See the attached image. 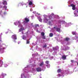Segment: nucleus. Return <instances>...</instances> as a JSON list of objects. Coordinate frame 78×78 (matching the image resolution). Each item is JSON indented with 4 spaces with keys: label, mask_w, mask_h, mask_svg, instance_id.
Segmentation results:
<instances>
[{
    "label": "nucleus",
    "mask_w": 78,
    "mask_h": 78,
    "mask_svg": "<svg viewBox=\"0 0 78 78\" xmlns=\"http://www.w3.org/2000/svg\"><path fill=\"white\" fill-rule=\"evenodd\" d=\"M77 65L78 66V62L77 63Z\"/></svg>",
    "instance_id": "obj_52"
},
{
    "label": "nucleus",
    "mask_w": 78,
    "mask_h": 78,
    "mask_svg": "<svg viewBox=\"0 0 78 78\" xmlns=\"http://www.w3.org/2000/svg\"><path fill=\"white\" fill-rule=\"evenodd\" d=\"M58 76H62V77H63V76H64L63 75H61L59 74H58V75H57Z\"/></svg>",
    "instance_id": "obj_25"
},
{
    "label": "nucleus",
    "mask_w": 78,
    "mask_h": 78,
    "mask_svg": "<svg viewBox=\"0 0 78 78\" xmlns=\"http://www.w3.org/2000/svg\"><path fill=\"white\" fill-rule=\"evenodd\" d=\"M0 67H2V65L3 64V61H0Z\"/></svg>",
    "instance_id": "obj_17"
},
{
    "label": "nucleus",
    "mask_w": 78,
    "mask_h": 78,
    "mask_svg": "<svg viewBox=\"0 0 78 78\" xmlns=\"http://www.w3.org/2000/svg\"><path fill=\"white\" fill-rule=\"evenodd\" d=\"M0 8H2V6H1Z\"/></svg>",
    "instance_id": "obj_46"
},
{
    "label": "nucleus",
    "mask_w": 78,
    "mask_h": 78,
    "mask_svg": "<svg viewBox=\"0 0 78 78\" xmlns=\"http://www.w3.org/2000/svg\"><path fill=\"white\" fill-rule=\"evenodd\" d=\"M53 36V33H51L50 34L49 36H50V37H52V36Z\"/></svg>",
    "instance_id": "obj_19"
},
{
    "label": "nucleus",
    "mask_w": 78,
    "mask_h": 78,
    "mask_svg": "<svg viewBox=\"0 0 78 78\" xmlns=\"http://www.w3.org/2000/svg\"><path fill=\"white\" fill-rule=\"evenodd\" d=\"M2 3L3 5H7V2L5 0H3Z\"/></svg>",
    "instance_id": "obj_12"
},
{
    "label": "nucleus",
    "mask_w": 78,
    "mask_h": 78,
    "mask_svg": "<svg viewBox=\"0 0 78 78\" xmlns=\"http://www.w3.org/2000/svg\"><path fill=\"white\" fill-rule=\"evenodd\" d=\"M8 33V32H6L5 33H6V34H7V33Z\"/></svg>",
    "instance_id": "obj_45"
},
{
    "label": "nucleus",
    "mask_w": 78,
    "mask_h": 78,
    "mask_svg": "<svg viewBox=\"0 0 78 78\" xmlns=\"http://www.w3.org/2000/svg\"><path fill=\"white\" fill-rule=\"evenodd\" d=\"M54 48H55V49H56V50H57V48H56V47H55Z\"/></svg>",
    "instance_id": "obj_38"
},
{
    "label": "nucleus",
    "mask_w": 78,
    "mask_h": 78,
    "mask_svg": "<svg viewBox=\"0 0 78 78\" xmlns=\"http://www.w3.org/2000/svg\"><path fill=\"white\" fill-rule=\"evenodd\" d=\"M36 31H37V33H39V31L37 30H36Z\"/></svg>",
    "instance_id": "obj_37"
},
{
    "label": "nucleus",
    "mask_w": 78,
    "mask_h": 78,
    "mask_svg": "<svg viewBox=\"0 0 78 78\" xmlns=\"http://www.w3.org/2000/svg\"><path fill=\"white\" fill-rule=\"evenodd\" d=\"M36 26H38V25L37 24Z\"/></svg>",
    "instance_id": "obj_50"
},
{
    "label": "nucleus",
    "mask_w": 78,
    "mask_h": 78,
    "mask_svg": "<svg viewBox=\"0 0 78 78\" xmlns=\"http://www.w3.org/2000/svg\"><path fill=\"white\" fill-rule=\"evenodd\" d=\"M28 2H29V7H30V8H33V1L32 0H29L28 1Z\"/></svg>",
    "instance_id": "obj_5"
},
{
    "label": "nucleus",
    "mask_w": 78,
    "mask_h": 78,
    "mask_svg": "<svg viewBox=\"0 0 78 78\" xmlns=\"http://www.w3.org/2000/svg\"><path fill=\"white\" fill-rule=\"evenodd\" d=\"M37 71V72H41V69L40 68H38L36 69Z\"/></svg>",
    "instance_id": "obj_14"
},
{
    "label": "nucleus",
    "mask_w": 78,
    "mask_h": 78,
    "mask_svg": "<svg viewBox=\"0 0 78 78\" xmlns=\"http://www.w3.org/2000/svg\"><path fill=\"white\" fill-rule=\"evenodd\" d=\"M19 5H20V6H23V3H19L18 6H19Z\"/></svg>",
    "instance_id": "obj_20"
},
{
    "label": "nucleus",
    "mask_w": 78,
    "mask_h": 78,
    "mask_svg": "<svg viewBox=\"0 0 78 78\" xmlns=\"http://www.w3.org/2000/svg\"><path fill=\"white\" fill-rule=\"evenodd\" d=\"M69 6H72V9L75 10L76 9L75 5L73 4H71V5H69Z\"/></svg>",
    "instance_id": "obj_8"
},
{
    "label": "nucleus",
    "mask_w": 78,
    "mask_h": 78,
    "mask_svg": "<svg viewBox=\"0 0 78 78\" xmlns=\"http://www.w3.org/2000/svg\"><path fill=\"white\" fill-rule=\"evenodd\" d=\"M36 14H37V15H41V14L38 13H36Z\"/></svg>",
    "instance_id": "obj_32"
},
{
    "label": "nucleus",
    "mask_w": 78,
    "mask_h": 78,
    "mask_svg": "<svg viewBox=\"0 0 78 78\" xmlns=\"http://www.w3.org/2000/svg\"><path fill=\"white\" fill-rule=\"evenodd\" d=\"M0 3H1V2H0Z\"/></svg>",
    "instance_id": "obj_55"
},
{
    "label": "nucleus",
    "mask_w": 78,
    "mask_h": 78,
    "mask_svg": "<svg viewBox=\"0 0 78 78\" xmlns=\"http://www.w3.org/2000/svg\"><path fill=\"white\" fill-rule=\"evenodd\" d=\"M31 25H32V26H33V23H32V24H31Z\"/></svg>",
    "instance_id": "obj_43"
},
{
    "label": "nucleus",
    "mask_w": 78,
    "mask_h": 78,
    "mask_svg": "<svg viewBox=\"0 0 78 78\" xmlns=\"http://www.w3.org/2000/svg\"><path fill=\"white\" fill-rule=\"evenodd\" d=\"M9 32H11V30H9Z\"/></svg>",
    "instance_id": "obj_41"
},
{
    "label": "nucleus",
    "mask_w": 78,
    "mask_h": 78,
    "mask_svg": "<svg viewBox=\"0 0 78 78\" xmlns=\"http://www.w3.org/2000/svg\"><path fill=\"white\" fill-rule=\"evenodd\" d=\"M8 65L6 64L4 65V67H8Z\"/></svg>",
    "instance_id": "obj_27"
},
{
    "label": "nucleus",
    "mask_w": 78,
    "mask_h": 78,
    "mask_svg": "<svg viewBox=\"0 0 78 78\" xmlns=\"http://www.w3.org/2000/svg\"><path fill=\"white\" fill-rule=\"evenodd\" d=\"M20 42H19L18 43V44H20Z\"/></svg>",
    "instance_id": "obj_42"
},
{
    "label": "nucleus",
    "mask_w": 78,
    "mask_h": 78,
    "mask_svg": "<svg viewBox=\"0 0 78 78\" xmlns=\"http://www.w3.org/2000/svg\"><path fill=\"white\" fill-rule=\"evenodd\" d=\"M63 50H66V49H63Z\"/></svg>",
    "instance_id": "obj_51"
},
{
    "label": "nucleus",
    "mask_w": 78,
    "mask_h": 78,
    "mask_svg": "<svg viewBox=\"0 0 78 78\" xmlns=\"http://www.w3.org/2000/svg\"><path fill=\"white\" fill-rule=\"evenodd\" d=\"M33 16L32 17V19H33Z\"/></svg>",
    "instance_id": "obj_47"
},
{
    "label": "nucleus",
    "mask_w": 78,
    "mask_h": 78,
    "mask_svg": "<svg viewBox=\"0 0 78 78\" xmlns=\"http://www.w3.org/2000/svg\"><path fill=\"white\" fill-rule=\"evenodd\" d=\"M27 69V67H26L24 68V69H23V70H24V72L25 71V69Z\"/></svg>",
    "instance_id": "obj_28"
},
{
    "label": "nucleus",
    "mask_w": 78,
    "mask_h": 78,
    "mask_svg": "<svg viewBox=\"0 0 78 78\" xmlns=\"http://www.w3.org/2000/svg\"><path fill=\"white\" fill-rule=\"evenodd\" d=\"M76 38V40H77V39H78V37H75Z\"/></svg>",
    "instance_id": "obj_39"
},
{
    "label": "nucleus",
    "mask_w": 78,
    "mask_h": 78,
    "mask_svg": "<svg viewBox=\"0 0 78 78\" xmlns=\"http://www.w3.org/2000/svg\"><path fill=\"white\" fill-rule=\"evenodd\" d=\"M14 42L15 43H16V41H14Z\"/></svg>",
    "instance_id": "obj_49"
},
{
    "label": "nucleus",
    "mask_w": 78,
    "mask_h": 78,
    "mask_svg": "<svg viewBox=\"0 0 78 78\" xmlns=\"http://www.w3.org/2000/svg\"><path fill=\"white\" fill-rule=\"evenodd\" d=\"M21 76L22 78H28L30 77V76L28 75V74L27 72H25L24 74H22L21 75Z\"/></svg>",
    "instance_id": "obj_4"
},
{
    "label": "nucleus",
    "mask_w": 78,
    "mask_h": 78,
    "mask_svg": "<svg viewBox=\"0 0 78 78\" xmlns=\"http://www.w3.org/2000/svg\"><path fill=\"white\" fill-rule=\"evenodd\" d=\"M3 8L5 9V10H6L7 9V6L5 5L3 6Z\"/></svg>",
    "instance_id": "obj_18"
},
{
    "label": "nucleus",
    "mask_w": 78,
    "mask_h": 78,
    "mask_svg": "<svg viewBox=\"0 0 78 78\" xmlns=\"http://www.w3.org/2000/svg\"><path fill=\"white\" fill-rule=\"evenodd\" d=\"M14 24L15 25L17 26L19 24L18 27L19 28H20V29H19V32L22 31L24 30V28L23 27V26L22 25V24L20 23V22L19 21H17L14 23Z\"/></svg>",
    "instance_id": "obj_2"
},
{
    "label": "nucleus",
    "mask_w": 78,
    "mask_h": 78,
    "mask_svg": "<svg viewBox=\"0 0 78 78\" xmlns=\"http://www.w3.org/2000/svg\"><path fill=\"white\" fill-rule=\"evenodd\" d=\"M2 10L0 11V15H1L2 13Z\"/></svg>",
    "instance_id": "obj_31"
},
{
    "label": "nucleus",
    "mask_w": 78,
    "mask_h": 78,
    "mask_svg": "<svg viewBox=\"0 0 78 78\" xmlns=\"http://www.w3.org/2000/svg\"><path fill=\"white\" fill-rule=\"evenodd\" d=\"M69 39H70L69 38H66L65 39H64V41H68Z\"/></svg>",
    "instance_id": "obj_15"
},
{
    "label": "nucleus",
    "mask_w": 78,
    "mask_h": 78,
    "mask_svg": "<svg viewBox=\"0 0 78 78\" xmlns=\"http://www.w3.org/2000/svg\"><path fill=\"white\" fill-rule=\"evenodd\" d=\"M25 21H23V25H25L26 23H27L28 22H29L30 21V20L28 18H25Z\"/></svg>",
    "instance_id": "obj_6"
},
{
    "label": "nucleus",
    "mask_w": 78,
    "mask_h": 78,
    "mask_svg": "<svg viewBox=\"0 0 78 78\" xmlns=\"http://www.w3.org/2000/svg\"><path fill=\"white\" fill-rule=\"evenodd\" d=\"M30 43V41H27V44H29Z\"/></svg>",
    "instance_id": "obj_29"
},
{
    "label": "nucleus",
    "mask_w": 78,
    "mask_h": 78,
    "mask_svg": "<svg viewBox=\"0 0 78 78\" xmlns=\"http://www.w3.org/2000/svg\"><path fill=\"white\" fill-rule=\"evenodd\" d=\"M38 19L40 22H42V19L41 18L39 17L38 18Z\"/></svg>",
    "instance_id": "obj_16"
},
{
    "label": "nucleus",
    "mask_w": 78,
    "mask_h": 78,
    "mask_svg": "<svg viewBox=\"0 0 78 78\" xmlns=\"http://www.w3.org/2000/svg\"><path fill=\"white\" fill-rule=\"evenodd\" d=\"M1 35H2V33H1Z\"/></svg>",
    "instance_id": "obj_48"
},
{
    "label": "nucleus",
    "mask_w": 78,
    "mask_h": 78,
    "mask_svg": "<svg viewBox=\"0 0 78 78\" xmlns=\"http://www.w3.org/2000/svg\"><path fill=\"white\" fill-rule=\"evenodd\" d=\"M11 37L12 39H14V40L17 39V36H16V35L15 34L12 35Z\"/></svg>",
    "instance_id": "obj_9"
},
{
    "label": "nucleus",
    "mask_w": 78,
    "mask_h": 78,
    "mask_svg": "<svg viewBox=\"0 0 78 78\" xmlns=\"http://www.w3.org/2000/svg\"><path fill=\"white\" fill-rule=\"evenodd\" d=\"M49 63V62L48 61H46L45 62L46 64H48V65L46 66L48 68H49L50 67V64H48Z\"/></svg>",
    "instance_id": "obj_10"
},
{
    "label": "nucleus",
    "mask_w": 78,
    "mask_h": 78,
    "mask_svg": "<svg viewBox=\"0 0 78 78\" xmlns=\"http://www.w3.org/2000/svg\"><path fill=\"white\" fill-rule=\"evenodd\" d=\"M68 45H69V44H68Z\"/></svg>",
    "instance_id": "obj_58"
},
{
    "label": "nucleus",
    "mask_w": 78,
    "mask_h": 78,
    "mask_svg": "<svg viewBox=\"0 0 78 78\" xmlns=\"http://www.w3.org/2000/svg\"><path fill=\"white\" fill-rule=\"evenodd\" d=\"M25 8H27L28 6H27V5L26 4H24V5Z\"/></svg>",
    "instance_id": "obj_26"
},
{
    "label": "nucleus",
    "mask_w": 78,
    "mask_h": 78,
    "mask_svg": "<svg viewBox=\"0 0 78 78\" xmlns=\"http://www.w3.org/2000/svg\"><path fill=\"white\" fill-rule=\"evenodd\" d=\"M59 27H61V25L59 26Z\"/></svg>",
    "instance_id": "obj_53"
},
{
    "label": "nucleus",
    "mask_w": 78,
    "mask_h": 78,
    "mask_svg": "<svg viewBox=\"0 0 78 78\" xmlns=\"http://www.w3.org/2000/svg\"><path fill=\"white\" fill-rule=\"evenodd\" d=\"M54 50H55V49H54Z\"/></svg>",
    "instance_id": "obj_56"
},
{
    "label": "nucleus",
    "mask_w": 78,
    "mask_h": 78,
    "mask_svg": "<svg viewBox=\"0 0 78 78\" xmlns=\"http://www.w3.org/2000/svg\"><path fill=\"white\" fill-rule=\"evenodd\" d=\"M67 48L66 49V50H68V49L69 48L68 47H67Z\"/></svg>",
    "instance_id": "obj_40"
},
{
    "label": "nucleus",
    "mask_w": 78,
    "mask_h": 78,
    "mask_svg": "<svg viewBox=\"0 0 78 78\" xmlns=\"http://www.w3.org/2000/svg\"><path fill=\"white\" fill-rule=\"evenodd\" d=\"M61 69H59L58 70L57 72H58V73H60V72H61Z\"/></svg>",
    "instance_id": "obj_24"
},
{
    "label": "nucleus",
    "mask_w": 78,
    "mask_h": 78,
    "mask_svg": "<svg viewBox=\"0 0 78 78\" xmlns=\"http://www.w3.org/2000/svg\"><path fill=\"white\" fill-rule=\"evenodd\" d=\"M39 65L40 66H42L44 65V62H42V63H41L40 64H39Z\"/></svg>",
    "instance_id": "obj_22"
},
{
    "label": "nucleus",
    "mask_w": 78,
    "mask_h": 78,
    "mask_svg": "<svg viewBox=\"0 0 78 78\" xmlns=\"http://www.w3.org/2000/svg\"><path fill=\"white\" fill-rule=\"evenodd\" d=\"M36 16H37V15H36Z\"/></svg>",
    "instance_id": "obj_57"
},
{
    "label": "nucleus",
    "mask_w": 78,
    "mask_h": 78,
    "mask_svg": "<svg viewBox=\"0 0 78 78\" xmlns=\"http://www.w3.org/2000/svg\"><path fill=\"white\" fill-rule=\"evenodd\" d=\"M30 11H33V9H30Z\"/></svg>",
    "instance_id": "obj_33"
},
{
    "label": "nucleus",
    "mask_w": 78,
    "mask_h": 78,
    "mask_svg": "<svg viewBox=\"0 0 78 78\" xmlns=\"http://www.w3.org/2000/svg\"><path fill=\"white\" fill-rule=\"evenodd\" d=\"M4 14H6V12H4Z\"/></svg>",
    "instance_id": "obj_36"
},
{
    "label": "nucleus",
    "mask_w": 78,
    "mask_h": 78,
    "mask_svg": "<svg viewBox=\"0 0 78 78\" xmlns=\"http://www.w3.org/2000/svg\"><path fill=\"white\" fill-rule=\"evenodd\" d=\"M62 58V59H63V60H65V59H66V55H63Z\"/></svg>",
    "instance_id": "obj_13"
},
{
    "label": "nucleus",
    "mask_w": 78,
    "mask_h": 78,
    "mask_svg": "<svg viewBox=\"0 0 78 78\" xmlns=\"http://www.w3.org/2000/svg\"><path fill=\"white\" fill-rule=\"evenodd\" d=\"M33 13H34V14H35L36 13V12H33Z\"/></svg>",
    "instance_id": "obj_35"
},
{
    "label": "nucleus",
    "mask_w": 78,
    "mask_h": 78,
    "mask_svg": "<svg viewBox=\"0 0 78 78\" xmlns=\"http://www.w3.org/2000/svg\"><path fill=\"white\" fill-rule=\"evenodd\" d=\"M54 29L56 30V31H58V32H59V33H60V32H61L60 28H58L56 26L54 27Z\"/></svg>",
    "instance_id": "obj_7"
},
{
    "label": "nucleus",
    "mask_w": 78,
    "mask_h": 78,
    "mask_svg": "<svg viewBox=\"0 0 78 78\" xmlns=\"http://www.w3.org/2000/svg\"><path fill=\"white\" fill-rule=\"evenodd\" d=\"M55 15L52 13L51 16H47L45 15H44V19H43V21L44 23H47L48 22L49 25H51V23L52 22V19L53 17H55Z\"/></svg>",
    "instance_id": "obj_1"
},
{
    "label": "nucleus",
    "mask_w": 78,
    "mask_h": 78,
    "mask_svg": "<svg viewBox=\"0 0 78 78\" xmlns=\"http://www.w3.org/2000/svg\"><path fill=\"white\" fill-rule=\"evenodd\" d=\"M71 62H73V60H71Z\"/></svg>",
    "instance_id": "obj_34"
},
{
    "label": "nucleus",
    "mask_w": 78,
    "mask_h": 78,
    "mask_svg": "<svg viewBox=\"0 0 78 78\" xmlns=\"http://www.w3.org/2000/svg\"><path fill=\"white\" fill-rule=\"evenodd\" d=\"M41 34L42 36H43V39H45V36H44L45 35V33H44V32H41Z\"/></svg>",
    "instance_id": "obj_11"
},
{
    "label": "nucleus",
    "mask_w": 78,
    "mask_h": 78,
    "mask_svg": "<svg viewBox=\"0 0 78 78\" xmlns=\"http://www.w3.org/2000/svg\"><path fill=\"white\" fill-rule=\"evenodd\" d=\"M47 47V45L45 44L43 46V47Z\"/></svg>",
    "instance_id": "obj_30"
},
{
    "label": "nucleus",
    "mask_w": 78,
    "mask_h": 78,
    "mask_svg": "<svg viewBox=\"0 0 78 78\" xmlns=\"http://www.w3.org/2000/svg\"><path fill=\"white\" fill-rule=\"evenodd\" d=\"M72 34L73 35L76 34V32H72Z\"/></svg>",
    "instance_id": "obj_23"
},
{
    "label": "nucleus",
    "mask_w": 78,
    "mask_h": 78,
    "mask_svg": "<svg viewBox=\"0 0 78 78\" xmlns=\"http://www.w3.org/2000/svg\"><path fill=\"white\" fill-rule=\"evenodd\" d=\"M59 22L60 23H61L62 24H65V27H68L69 26L71 25H72V23H66V22H65V21H61V20L59 21Z\"/></svg>",
    "instance_id": "obj_3"
},
{
    "label": "nucleus",
    "mask_w": 78,
    "mask_h": 78,
    "mask_svg": "<svg viewBox=\"0 0 78 78\" xmlns=\"http://www.w3.org/2000/svg\"><path fill=\"white\" fill-rule=\"evenodd\" d=\"M0 38H1V36L0 37Z\"/></svg>",
    "instance_id": "obj_54"
},
{
    "label": "nucleus",
    "mask_w": 78,
    "mask_h": 78,
    "mask_svg": "<svg viewBox=\"0 0 78 78\" xmlns=\"http://www.w3.org/2000/svg\"><path fill=\"white\" fill-rule=\"evenodd\" d=\"M51 58H52V59H53V57H52Z\"/></svg>",
    "instance_id": "obj_44"
},
{
    "label": "nucleus",
    "mask_w": 78,
    "mask_h": 78,
    "mask_svg": "<svg viewBox=\"0 0 78 78\" xmlns=\"http://www.w3.org/2000/svg\"><path fill=\"white\" fill-rule=\"evenodd\" d=\"M22 38H23V39L24 40H25V39H26V37L23 36Z\"/></svg>",
    "instance_id": "obj_21"
}]
</instances>
